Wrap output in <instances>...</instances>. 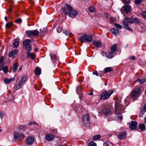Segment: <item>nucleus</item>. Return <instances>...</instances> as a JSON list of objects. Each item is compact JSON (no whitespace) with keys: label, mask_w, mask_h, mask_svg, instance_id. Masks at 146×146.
<instances>
[{"label":"nucleus","mask_w":146,"mask_h":146,"mask_svg":"<svg viewBox=\"0 0 146 146\" xmlns=\"http://www.w3.org/2000/svg\"><path fill=\"white\" fill-rule=\"evenodd\" d=\"M130 0H128L127 1H124L123 2V3L125 4H129L130 3Z\"/></svg>","instance_id":"57"},{"label":"nucleus","mask_w":146,"mask_h":146,"mask_svg":"<svg viewBox=\"0 0 146 146\" xmlns=\"http://www.w3.org/2000/svg\"><path fill=\"white\" fill-rule=\"evenodd\" d=\"M35 124L36 125H38V124L36 123V122L35 121H32L29 123L28 124L29 125H31L32 124Z\"/></svg>","instance_id":"52"},{"label":"nucleus","mask_w":146,"mask_h":146,"mask_svg":"<svg viewBox=\"0 0 146 146\" xmlns=\"http://www.w3.org/2000/svg\"><path fill=\"white\" fill-rule=\"evenodd\" d=\"M124 110V107L120 103L115 102V113L119 112H123Z\"/></svg>","instance_id":"6"},{"label":"nucleus","mask_w":146,"mask_h":146,"mask_svg":"<svg viewBox=\"0 0 146 146\" xmlns=\"http://www.w3.org/2000/svg\"><path fill=\"white\" fill-rule=\"evenodd\" d=\"M88 10L91 13H94L96 9L94 6L91 5L88 8Z\"/></svg>","instance_id":"27"},{"label":"nucleus","mask_w":146,"mask_h":146,"mask_svg":"<svg viewBox=\"0 0 146 146\" xmlns=\"http://www.w3.org/2000/svg\"><path fill=\"white\" fill-rule=\"evenodd\" d=\"M104 16L106 17V18H107L109 16V14L108 13H106L104 15Z\"/></svg>","instance_id":"62"},{"label":"nucleus","mask_w":146,"mask_h":146,"mask_svg":"<svg viewBox=\"0 0 146 146\" xmlns=\"http://www.w3.org/2000/svg\"><path fill=\"white\" fill-rule=\"evenodd\" d=\"M102 111L104 114L106 115H108L111 113V111L110 110L106 107H105L102 109Z\"/></svg>","instance_id":"12"},{"label":"nucleus","mask_w":146,"mask_h":146,"mask_svg":"<svg viewBox=\"0 0 146 146\" xmlns=\"http://www.w3.org/2000/svg\"><path fill=\"white\" fill-rule=\"evenodd\" d=\"M88 146H96V145L94 141H91L88 144Z\"/></svg>","instance_id":"43"},{"label":"nucleus","mask_w":146,"mask_h":146,"mask_svg":"<svg viewBox=\"0 0 146 146\" xmlns=\"http://www.w3.org/2000/svg\"><path fill=\"white\" fill-rule=\"evenodd\" d=\"M114 25L115 27L117 28H118L119 29H121L122 28L121 26L120 25L118 24L117 23H114Z\"/></svg>","instance_id":"46"},{"label":"nucleus","mask_w":146,"mask_h":146,"mask_svg":"<svg viewBox=\"0 0 146 146\" xmlns=\"http://www.w3.org/2000/svg\"><path fill=\"white\" fill-rule=\"evenodd\" d=\"M123 112H119L118 113H116L117 114V117L119 121H121L122 119V116L121 113Z\"/></svg>","instance_id":"32"},{"label":"nucleus","mask_w":146,"mask_h":146,"mask_svg":"<svg viewBox=\"0 0 146 146\" xmlns=\"http://www.w3.org/2000/svg\"><path fill=\"white\" fill-rule=\"evenodd\" d=\"M124 10L126 13L130 12L131 10V7L129 5H126L123 7Z\"/></svg>","instance_id":"16"},{"label":"nucleus","mask_w":146,"mask_h":146,"mask_svg":"<svg viewBox=\"0 0 146 146\" xmlns=\"http://www.w3.org/2000/svg\"><path fill=\"white\" fill-rule=\"evenodd\" d=\"M117 46V44H114L112 45L111 47V51L115 52L117 51L116 47Z\"/></svg>","instance_id":"30"},{"label":"nucleus","mask_w":146,"mask_h":146,"mask_svg":"<svg viewBox=\"0 0 146 146\" xmlns=\"http://www.w3.org/2000/svg\"><path fill=\"white\" fill-rule=\"evenodd\" d=\"M41 69L38 67L36 68L35 73L36 75H39L41 74Z\"/></svg>","instance_id":"25"},{"label":"nucleus","mask_w":146,"mask_h":146,"mask_svg":"<svg viewBox=\"0 0 146 146\" xmlns=\"http://www.w3.org/2000/svg\"><path fill=\"white\" fill-rule=\"evenodd\" d=\"M5 114L4 112L2 111L0 112V117L1 119H2L3 117H5Z\"/></svg>","instance_id":"44"},{"label":"nucleus","mask_w":146,"mask_h":146,"mask_svg":"<svg viewBox=\"0 0 146 146\" xmlns=\"http://www.w3.org/2000/svg\"><path fill=\"white\" fill-rule=\"evenodd\" d=\"M112 70V69L110 67H108L105 68L104 69V73H108L111 71Z\"/></svg>","instance_id":"29"},{"label":"nucleus","mask_w":146,"mask_h":146,"mask_svg":"<svg viewBox=\"0 0 146 146\" xmlns=\"http://www.w3.org/2000/svg\"><path fill=\"white\" fill-rule=\"evenodd\" d=\"M137 123L136 121H131L129 124V127L131 130L135 129L137 126Z\"/></svg>","instance_id":"10"},{"label":"nucleus","mask_w":146,"mask_h":146,"mask_svg":"<svg viewBox=\"0 0 146 146\" xmlns=\"http://www.w3.org/2000/svg\"><path fill=\"white\" fill-rule=\"evenodd\" d=\"M25 33L28 36H30L32 35L34 36H37L39 35V32L37 30L33 31H26Z\"/></svg>","instance_id":"8"},{"label":"nucleus","mask_w":146,"mask_h":146,"mask_svg":"<svg viewBox=\"0 0 146 146\" xmlns=\"http://www.w3.org/2000/svg\"><path fill=\"white\" fill-rule=\"evenodd\" d=\"M114 53L113 51H111L109 52L108 54H107V55H106V57L108 59L112 58L114 56Z\"/></svg>","instance_id":"21"},{"label":"nucleus","mask_w":146,"mask_h":146,"mask_svg":"<svg viewBox=\"0 0 146 146\" xmlns=\"http://www.w3.org/2000/svg\"><path fill=\"white\" fill-rule=\"evenodd\" d=\"M131 60H134L136 59V58L134 56H132L130 57Z\"/></svg>","instance_id":"56"},{"label":"nucleus","mask_w":146,"mask_h":146,"mask_svg":"<svg viewBox=\"0 0 146 146\" xmlns=\"http://www.w3.org/2000/svg\"><path fill=\"white\" fill-rule=\"evenodd\" d=\"M113 92V91L112 90L104 91L101 94L100 99L106 100L108 99Z\"/></svg>","instance_id":"4"},{"label":"nucleus","mask_w":146,"mask_h":146,"mask_svg":"<svg viewBox=\"0 0 146 146\" xmlns=\"http://www.w3.org/2000/svg\"><path fill=\"white\" fill-rule=\"evenodd\" d=\"M14 80V78H12L9 79L5 78L4 79V82L6 84H8L10 82L12 81H13Z\"/></svg>","instance_id":"23"},{"label":"nucleus","mask_w":146,"mask_h":146,"mask_svg":"<svg viewBox=\"0 0 146 146\" xmlns=\"http://www.w3.org/2000/svg\"><path fill=\"white\" fill-rule=\"evenodd\" d=\"M132 18V17H131L130 19L127 17H125V19H124V20L123 21H124L125 22H129V21H130V20Z\"/></svg>","instance_id":"50"},{"label":"nucleus","mask_w":146,"mask_h":146,"mask_svg":"<svg viewBox=\"0 0 146 146\" xmlns=\"http://www.w3.org/2000/svg\"><path fill=\"white\" fill-rule=\"evenodd\" d=\"M46 33V30L45 28L43 29V30H40V33L41 34V35L42 36H44Z\"/></svg>","instance_id":"33"},{"label":"nucleus","mask_w":146,"mask_h":146,"mask_svg":"<svg viewBox=\"0 0 146 146\" xmlns=\"http://www.w3.org/2000/svg\"><path fill=\"white\" fill-rule=\"evenodd\" d=\"M92 43L93 45L98 48H100L102 46V43L99 40L97 41L94 40L93 41Z\"/></svg>","instance_id":"14"},{"label":"nucleus","mask_w":146,"mask_h":146,"mask_svg":"<svg viewBox=\"0 0 146 146\" xmlns=\"http://www.w3.org/2000/svg\"><path fill=\"white\" fill-rule=\"evenodd\" d=\"M146 112V104H145L143 107V109L141 111L140 113L143 115Z\"/></svg>","instance_id":"39"},{"label":"nucleus","mask_w":146,"mask_h":146,"mask_svg":"<svg viewBox=\"0 0 146 146\" xmlns=\"http://www.w3.org/2000/svg\"><path fill=\"white\" fill-rule=\"evenodd\" d=\"M78 40L81 42H91L93 40L92 35H86V34L82 35L80 37L78 38Z\"/></svg>","instance_id":"3"},{"label":"nucleus","mask_w":146,"mask_h":146,"mask_svg":"<svg viewBox=\"0 0 146 146\" xmlns=\"http://www.w3.org/2000/svg\"><path fill=\"white\" fill-rule=\"evenodd\" d=\"M22 21V20L21 19H17L15 21V22L17 23H18L19 24L21 23Z\"/></svg>","instance_id":"49"},{"label":"nucleus","mask_w":146,"mask_h":146,"mask_svg":"<svg viewBox=\"0 0 146 146\" xmlns=\"http://www.w3.org/2000/svg\"><path fill=\"white\" fill-rule=\"evenodd\" d=\"M146 81V79L145 78H138L137 80L139 83L143 84Z\"/></svg>","instance_id":"34"},{"label":"nucleus","mask_w":146,"mask_h":146,"mask_svg":"<svg viewBox=\"0 0 146 146\" xmlns=\"http://www.w3.org/2000/svg\"><path fill=\"white\" fill-rule=\"evenodd\" d=\"M29 56H30L32 60H34L35 59L34 55L30 53V52H27L26 55L27 58H28Z\"/></svg>","instance_id":"28"},{"label":"nucleus","mask_w":146,"mask_h":146,"mask_svg":"<svg viewBox=\"0 0 146 146\" xmlns=\"http://www.w3.org/2000/svg\"><path fill=\"white\" fill-rule=\"evenodd\" d=\"M102 55L103 56H106V55H107V54H106V53L104 52H102Z\"/></svg>","instance_id":"59"},{"label":"nucleus","mask_w":146,"mask_h":146,"mask_svg":"<svg viewBox=\"0 0 146 146\" xmlns=\"http://www.w3.org/2000/svg\"><path fill=\"white\" fill-rule=\"evenodd\" d=\"M101 137V136L99 135H97L93 136V141H96L97 139H99Z\"/></svg>","instance_id":"40"},{"label":"nucleus","mask_w":146,"mask_h":146,"mask_svg":"<svg viewBox=\"0 0 146 146\" xmlns=\"http://www.w3.org/2000/svg\"><path fill=\"white\" fill-rule=\"evenodd\" d=\"M125 28L126 29L128 30H129V31H133L132 30L131 28L129 27L128 26L125 27Z\"/></svg>","instance_id":"55"},{"label":"nucleus","mask_w":146,"mask_h":146,"mask_svg":"<svg viewBox=\"0 0 146 146\" xmlns=\"http://www.w3.org/2000/svg\"><path fill=\"white\" fill-rule=\"evenodd\" d=\"M63 33L66 35H67L69 34L72 35V34L70 33L67 31H65L63 32Z\"/></svg>","instance_id":"53"},{"label":"nucleus","mask_w":146,"mask_h":146,"mask_svg":"<svg viewBox=\"0 0 146 146\" xmlns=\"http://www.w3.org/2000/svg\"><path fill=\"white\" fill-rule=\"evenodd\" d=\"M115 19H111L110 20V22H111V21H112L113 22H114V21H115Z\"/></svg>","instance_id":"63"},{"label":"nucleus","mask_w":146,"mask_h":146,"mask_svg":"<svg viewBox=\"0 0 146 146\" xmlns=\"http://www.w3.org/2000/svg\"><path fill=\"white\" fill-rule=\"evenodd\" d=\"M0 70H3L4 73H6L8 72V67L7 66H4L1 68Z\"/></svg>","instance_id":"31"},{"label":"nucleus","mask_w":146,"mask_h":146,"mask_svg":"<svg viewBox=\"0 0 146 146\" xmlns=\"http://www.w3.org/2000/svg\"><path fill=\"white\" fill-rule=\"evenodd\" d=\"M127 134L125 131L120 132L117 136V138L120 139H124L126 137Z\"/></svg>","instance_id":"13"},{"label":"nucleus","mask_w":146,"mask_h":146,"mask_svg":"<svg viewBox=\"0 0 146 146\" xmlns=\"http://www.w3.org/2000/svg\"><path fill=\"white\" fill-rule=\"evenodd\" d=\"M18 68V63L17 62L15 63L13 67L12 71L13 72H15L17 71Z\"/></svg>","instance_id":"22"},{"label":"nucleus","mask_w":146,"mask_h":146,"mask_svg":"<svg viewBox=\"0 0 146 146\" xmlns=\"http://www.w3.org/2000/svg\"><path fill=\"white\" fill-rule=\"evenodd\" d=\"M130 23H135L136 24H139L140 23V19L137 18H133L131 21H130Z\"/></svg>","instance_id":"18"},{"label":"nucleus","mask_w":146,"mask_h":146,"mask_svg":"<svg viewBox=\"0 0 146 146\" xmlns=\"http://www.w3.org/2000/svg\"><path fill=\"white\" fill-rule=\"evenodd\" d=\"M26 128V127L24 125H20L18 127V129L19 130H23L25 131Z\"/></svg>","instance_id":"36"},{"label":"nucleus","mask_w":146,"mask_h":146,"mask_svg":"<svg viewBox=\"0 0 146 146\" xmlns=\"http://www.w3.org/2000/svg\"><path fill=\"white\" fill-rule=\"evenodd\" d=\"M82 122L85 126L86 127L90 126V117L89 114H85L82 118Z\"/></svg>","instance_id":"5"},{"label":"nucleus","mask_w":146,"mask_h":146,"mask_svg":"<svg viewBox=\"0 0 146 146\" xmlns=\"http://www.w3.org/2000/svg\"><path fill=\"white\" fill-rule=\"evenodd\" d=\"M143 0H135V3L136 5H138L141 3Z\"/></svg>","instance_id":"45"},{"label":"nucleus","mask_w":146,"mask_h":146,"mask_svg":"<svg viewBox=\"0 0 146 146\" xmlns=\"http://www.w3.org/2000/svg\"><path fill=\"white\" fill-rule=\"evenodd\" d=\"M31 40L30 39H26L23 42V44L24 47L30 45L29 44L31 42Z\"/></svg>","instance_id":"20"},{"label":"nucleus","mask_w":146,"mask_h":146,"mask_svg":"<svg viewBox=\"0 0 146 146\" xmlns=\"http://www.w3.org/2000/svg\"><path fill=\"white\" fill-rule=\"evenodd\" d=\"M4 19H5V21L6 22H7V17L6 16H5V18H4Z\"/></svg>","instance_id":"64"},{"label":"nucleus","mask_w":146,"mask_h":146,"mask_svg":"<svg viewBox=\"0 0 146 146\" xmlns=\"http://www.w3.org/2000/svg\"><path fill=\"white\" fill-rule=\"evenodd\" d=\"M61 10L65 15H66L68 14V12L67 11H66V9L65 7H62L61 9Z\"/></svg>","instance_id":"38"},{"label":"nucleus","mask_w":146,"mask_h":146,"mask_svg":"<svg viewBox=\"0 0 146 146\" xmlns=\"http://www.w3.org/2000/svg\"><path fill=\"white\" fill-rule=\"evenodd\" d=\"M65 6L69 11L68 14L71 18H75L77 15L78 12L74 9L72 8L71 6L67 3L65 4Z\"/></svg>","instance_id":"1"},{"label":"nucleus","mask_w":146,"mask_h":146,"mask_svg":"<svg viewBox=\"0 0 146 146\" xmlns=\"http://www.w3.org/2000/svg\"><path fill=\"white\" fill-rule=\"evenodd\" d=\"M54 136L51 134H47L46 136V139L48 141H52L54 138Z\"/></svg>","instance_id":"15"},{"label":"nucleus","mask_w":146,"mask_h":146,"mask_svg":"<svg viewBox=\"0 0 146 146\" xmlns=\"http://www.w3.org/2000/svg\"><path fill=\"white\" fill-rule=\"evenodd\" d=\"M111 32L115 36H117L119 34V31L117 29L113 28L111 30Z\"/></svg>","instance_id":"19"},{"label":"nucleus","mask_w":146,"mask_h":146,"mask_svg":"<svg viewBox=\"0 0 146 146\" xmlns=\"http://www.w3.org/2000/svg\"><path fill=\"white\" fill-rule=\"evenodd\" d=\"M4 58L3 56H2L1 58H0V63L3 60Z\"/></svg>","instance_id":"60"},{"label":"nucleus","mask_w":146,"mask_h":146,"mask_svg":"<svg viewBox=\"0 0 146 146\" xmlns=\"http://www.w3.org/2000/svg\"><path fill=\"white\" fill-rule=\"evenodd\" d=\"M34 141V138L32 137H28L26 141V144L30 145H31Z\"/></svg>","instance_id":"11"},{"label":"nucleus","mask_w":146,"mask_h":146,"mask_svg":"<svg viewBox=\"0 0 146 146\" xmlns=\"http://www.w3.org/2000/svg\"><path fill=\"white\" fill-rule=\"evenodd\" d=\"M92 74L93 75H95L96 76H98V74L97 71L93 72Z\"/></svg>","instance_id":"54"},{"label":"nucleus","mask_w":146,"mask_h":146,"mask_svg":"<svg viewBox=\"0 0 146 146\" xmlns=\"http://www.w3.org/2000/svg\"><path fill=\"white\" fill-rule=\"evenodd\" d=\"M18 50L17 49H15L11 51L9 54V57H13L18 52Z\"/></svg>","instance_id":"17"},{"label":"nucleus","mask_w":146,"mask_h":146,"mask_svg":"<svg viewBox=\"0 0 146 146\" xmlns=\"http://www.w3.org/2000/svg\"><path fill=\"white\" fill-rule=\"evenodd\" d=\"M26 50L28 51L27 52H29L32 49V47L30 45L25 46Z\"/></svg>","instance_id":"42"},{"label":"nucleus","mask_w":146,"mask_h":146,"mask_svg":"<svg viewBox=\"0 0 146 146\" xmlns=\"http://www.w3.org/2000/svg\"><path fill=\"white\" fill-rule=\"evenodd\" d=\"M141 15L144 17L146 19V11H142Z\"/></svg>","instance_id":"48"},{"label":"nucleus","mask_w":146,"mask_h":146,"mask_svg":"<svg viewBox=\"0 0 146 146\" xmlns=\"http://www.w3.org/2000/svg\"><path fill=\"white\" fill-rule=\"evenodd\" d=\"M13 23L12 22H9L7 23L5 25V27L7 29H9L11 28L13 25Z\"/></svg>","instance_id":"37"},{"label":"nucleus","mask_w":146,"mask_h":146,"mask_svg":"<svg viewBox=\"0 0 146 146\" xmlns=\"http://www.w3.org/2000/svg\"><path fill=\"white\" fill-rule=\"evenodd\" d=\"M93 91H91L90 93L89 94V95H93Z\"/></svg>","instance_id":"61"},{"label":"nucleus","mask_w":146,"mask_h":146,"mask_svg":"<svg viewBox=\"0 0 146 146\" xmlns=\"http://www.w3.org/2000/svg\"><path fill=\"white\" fill-rule=\"evenodd\" d=\"M104 145L105 146H108V142L107 141H106L104 143Z\"/></svg>","instance_id":"58"},{"label":"nucleus","mask_w":146,"mask_h":146,"mask_svg":"<svg viewBox=\"0 0 146 146\" xmlns=\"http://www.w3.org/2000/svg\"><path fill=\"white\" fill-rule=\"evenodd\" d=\"M129 22H125L124 21H123V23L124 25V26L125 27H127V26H128V23H129Z\"/></svg>","instance_id":"47"},{"label":"nucleus","mask_w":146,"mask_h":146,"mask_svg":"<svg viewBox=\"0 0 146 146\" xmlns=\"http://www.w3.org/2000/svg\"><path fill=\"white\" fill-rule=\"evenodd\" d=\"M51 60L53 62L55 61L57 59V57L56 55L54 54H51L50 55Z\"/></svg>","instance_id":"35"},{"label":"nucleus","mask_w":146,"mask_h":146,"mask_svg":"<svg viewBox=\"0 0 146 146\" xmlns=\"http://www.w3.org/2000/svg\"><path fill=\"white\" fill-rule=\"evenodd\" d=\"M141 90V88H138L133 89L131 92L130 96L131 98L133 99L134 101L136 100L139 96Z\"/></svg>","instance_id":"2"},{"label":"nucleus","mask_w":146,"mask_h":146,"mask_svg":"<svg viewBox=\"0 0 146 146\" xmlns=\"http://www.w3.org/2000/svg\"><path fill=\"white\" fill-rule=\"evenodd\" d=\"M27 78L26 75L23 76L19 82L16 86V89L18 90L21 87L23 84L24 82L25 81Z\"/></svg>","instance_id":"7"},{"label":"nucleus","mask_w":146,"mask_h":146,"mask_svg":"<svg viewBox=\"0 0 146 146\" xmlns=\"http://www.w3.org/2000/svg\"><path fill=\"white\" fill-rule=\"evenodd\" d=\"M62 29L60 27H58L57 29V31L58 33L61 32L62 31Z\"/></svg>","instance_id":"51"},{"label":"nucleus","mask_w":146,"mask_h":146,"mask_svg":"<svg viewBox=\"0 0 146 146\" xmlns=\"http://www.w3.org/2000/svg\"><path fill=\"white\" fill-rule=\"evenodd\" d=\"M19 42L17 41H15L13 43V47L15 48H17L18 46Z\"/></svg>","instance_id":"41"},{"label":"nucleus","mask_w":146,"mask_h":146,"mask_svg":"<svg viewBox=\"0 0 146 146\" xmlns=\"http://www.w3.org/2000/svg\"><path fill=\"white\" fill-rule=\"evenodd\" d=\"M24 137L25 135L22 133H14V138L16 141L19 140L20 138H24Z\"/></svg>","instance_id":"9"},{"label":"nucleus","mask_w":146,"mask_h":146,"mask_svg":"<svg viewBox=\"0 0 146 146\" xmlns=\"http://www.w3.org/2000/svg\"><path fill=\"white\" fill-rule=\"evenodd\" d=\"M15 99V97L13 95H11V96L9 97V101L10 102H14L15 103L16 102H14V100Z\"/></svg>","instance_id":"24"},{"label":"nucleus","mask_w":146,"mask_h":146,"mask_svg":"<svg viewBox=\"0 0 146 146\" xmlns=\"http://www.w3.org/2000/svg\"><path fill=\"white\" fill-rule=\"evenodd\" d=\"M139 127L142 131H145V126L144 124H140L139 125Z\"/></svg>","instance_id":"26"}]
</instances>
